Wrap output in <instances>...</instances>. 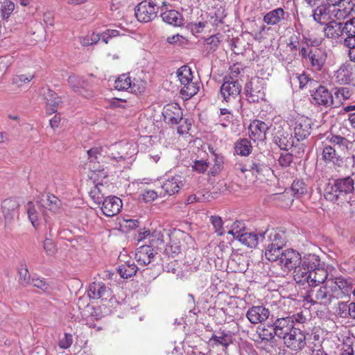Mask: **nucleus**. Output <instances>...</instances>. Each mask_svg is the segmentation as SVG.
Instances as JSON below:
<instances>
[{"label": "nucleus", "mask_w": 355, "mask_h": 355, "mask_svg": "<svg viewBox=\"0 0 355 355\" xmlns=\"http://www.w3.org/2000/svg\"><path fill=\"white\" fill-rule=\"evenodd\" d=\"M326 139L331 145L323 144L322 159L327 164H332L340 166L343 162V158L339 152L347 150L352 142L338 135H331Z\"/></svg>", "instance_id": "f257e3e1"}, {"label": "nucleus", "mask_w": 355, "mask_h": 355, "mask_svg": "<svg viewBox=\"0 0 355 355\" xmlns=\"http://www.w3.org/2000/svg\"><path fill=\"white\" fill-rule=\"evenodd\" d=\"M354 191V180L347 176L334 180L324 190V198L331 202H340L346 199L347 195Z\"/></svg>", "instance_id": "f03ea898"}, {"label": "nucleus", "mask_w": 355, "mask_h": 355, "mask_svg": "<svg viewBox=\"0 0 355 355\" xmlns=\"http://www.w3.org/2000/svg\"><path fill=\"white\" fill-rule=\"evenodd\" d=\"M303 63L310 65L313 70L320 71L324 65L327 53L322 47L306 45L300 50Z\"/></svg>", "instance_id": "7ed1b4c3"}, {"label": "nucleus", "mask_w": 355, "mask_h": 355, "mask_svg": "<svg viewBox=\"0 0 355 355\" xmlns=\"http://www.w3.org/2000/svg\"><path fill=\"white\" fill-rule=\"evenodd\" d=\"M228 234H232L235 239L248 248L257 247L259 240L263 239V234L248 232L244 227V224L239 221H236L232 224Z\"/></svg>", "instance_id": "20e7f679"}, {"label": "nucleus", "mask_w": 355, "mask_h": 355, "mask_svg": "<svg viewBox=\"0 0 355 355\" xmlns=\"http://www.w3.org/2000/svg\"><path fill=\"white\" fill-rule=\"evenodd\" d=\"M240 170L243 173L248 171L252 175L260 178L269 172L270 167L265 163L264 155L262 153H258L248 158L241 166Z\"/></svg>", "instance_id": "39448f33"}, {"label": "nucleus", "mask_w": 355, "mask_h": 355, "mask_svg": "<svg viewBox=\"0 0 355 355\" xmlns=\"http://www.w3.org/2000/svg\"><path fill=\"white\" fill-rule=\"evenodd\" d=\"M285 121L280 119L272 125V135L275 143L282 150H288L294 145V139L291 133L284 128Z\"/></svg>", "instance_id": "423d86ee"}, {"label": "nucleus", "mask_w": 355, "mask_h": 355, "mask_svg": "<svg viewBox=\"0 0 355 355\" xmlns=\"http://www.w3.org/2000/svg\"><path fill=\"white\" fill-rule=\"evenodd\" d=\"M159 7L153 1H142L135 10V16L138 21L148 22L157 17Z\"/></svg>", "instance_id": "0eeeda50"}, {"label": "nucleus", "mask_w": 355, "mask_h": 355, "mask_svg": "<svg viewBox=\"0 0 355 355\" xmlns=\"http://www.w3.org/2000/svg\"><path fill=\"white\" fill-rule=\"evenodd\" d=\"M245 90L248 101L252 103H258L265 98L263 80L256 78L245 85Z\"/></svg>", "instance_id": "6e6552de"}, {"label": "nucleus", "mask_w": 355, "mask_h": 355, "mask_svg": "<svg viewBox=\"0 0 355 355\" xmlns=\"http://www.w3.org/2000/svg\"><path fill=\"white\" fill-rule=\"evenodd\" d=\"M283 340L286 346L293 351L302 350L306 345L305 334L297 327L290 331Z\"/></svg>", "instance_id": "1a4fd4ad"}, {"label": "nucleus", "mask_w": 355, "mask_h": 355, "mask_svg": "<svg viewBox=\"0 0 355 355\" xmlns=\"http://www.w3.org/2000/svg\"><path fill=\"white\" fill-rule=\"evenodd\" d=\"M311 96H312L313 101L315 104L319 105H324L326 107L334 105L337 106V103L329 91V89L324 87L320 85L311 92Z\"/></svg>", "instance_id": "9d476101"}, {"label": "nucleus", "mask_w": 355, "mask_h": 355, "mask_svg": "<svg viewBox=\"0 0 355 355\" xmlns=\"http://www.w3.org/2000/svg\"><path fill=\"white\" fill-rule=\"evenodd\" d=\"M301 261L302 257L300 254L293 249L284 250L279 259L280 266L288 270L297 268Z\"/></svg>", "instance_id": "9b49d317"}, {"label": "nucleus", "mask_w": 355, "mask_h": 355, "mask_svg": "<svg viewBox=\"0 0 355 355\" xmlns=\"http://www.w3.org/2000/svg\"><path fill=\"white\" fill-rule=\"evenodd\" d=\"M241 91V85L238 80H234L232 77L225 78L224 83L220 87V93L226 102L231 98H235Z\"/></svg>", "instance_id": "f8f14e48"}, {"label": "nucleus", "mask_w": 355, "mask_h": 355, "mask_svg": "<svg viewBox=\"0 0 355 355\" xmlns=\"http://www.w3.org/2000/svg\"><path fill=\"white\" fill-rule=\"evenodd\" d=\"M182 110L178 103L166 105L162 111V116L166 123L177 125L182 121Z\"/></svg>", "instance_id": "ddd939ff"}, {"label": "nucleus", "mask_w": 355, "mask_h": 355, "mask_svg": "<svg viewBox=\"0 0 355 355\" xmlns=\"http://www.w3.org/2000/svg\"><path fill=\"white\" fill-rule=\"evenodd\" d=\"M332 290H308L304 297L306 301L313 304H329L334 297Z\"/></svg>", "instance_id": "4468645a"}, {"label": "nucleus", "mask_w": 355, "mask_h": 355, "mask_svg": "<svg viewBox=\"0 0 355 355\" xmlns=\"http://www.w3.org/2000/svg\"><path fill=\"white\" fill-rule=\"evenodd\" d=\"M101 203L102 212L107 217L117 215L121 211L123 206L122 200L114 196L105 198Z\"/></svg>", "instance_id": "2eb2a0df"}, {"label": "nucleus", "mask_w": 355, "mask_h": 355, "mask_svg": "<svg viewBox=\"0 0 355 355\" xmlns=\"http://www.w3.org/2000/svg\"><path fill=\"white\" fill-rule=\"evenodd\" d=\"M268 125L260 120L252 121L249 126V137L254 141H263L266 137V132L268 130Z\"/></svg>", "instance_id": "dca6fc26"}, {"label": "nucleus", "mask_w": 355, "mask_h": 355, "mask_svg": "<svg viewBox=\"0 0 355 355\" xmlns=\"http://www.w3.org/2000/svg\"><path fill=\"white\" fill-rule=\"evenodd\" d=\"M274 334L279 338L284 339L294 328L293 321L290 317L281 318L272 324Z\"/></svg>", "instance_id": "f3484780"}, {"label": "nucleus", "mask_w": 355, "mask_h": 355, "mask_svg": "<svg viewBox=\"0 0 355 355\" xmlns=\"http://www.w3.org/2000/svg\"><path fill=\"white\" fill-rule=\"evenodd\" d=\"M311 121L307 117H300L295 122V137L298 141L306 139L311 134Z\"/></svg>", "instance_id": "a211bd4d"}, {"label": "nucleus", "mask_w": 355, "mask_h": 355, "mask_svg": "<svg viewBox=\"0 0 355 355\" xmlns=\"http://www.w3.org/2000/svg\"><path fill=\"white\" fill-rule=\"evenodd\" d=\"M270 315V311L263 306H253L246 313L248 320L254 324L266 320Z\"/></svg>", "instance_id": "6ab92c4d"}, {"label": "nucleus", "mask_w": 355, "mask_h": 355, "mask_svg": "<svg viewBox=\"0 0 355 355\" xmlns=\"http://www.w3.org/2000/svg\"><path fill=\"white\" fill-rule=\"evenodd\" d=\"M331 6L326 4L318 6L313 11V19L321 24H327L335 20Z\"/></svg>", "instance_id": "aec40b11"}, {"label": "nucleus", "mask_w": 355, "mask_h": 355, "mask_svg": "<svg viewBox=\"0 0 355 355\" xmlns=\"http://www.w3.org/2000/svg\"><path fill=\"white\" fill-rule=\"evenodd\" d=\"M130 148V145L127 142H119L115 144L110 148V153L107 157L119 162L120 160L126 159L130 157L128 150Z\"/></svg>", "instance_id": "412c9836"}, {"label": "nucleus", "mask_w": 355, "mask_h": 355, "mask_svg": "<svg viewBox=\"0 0 355 355\" xmlns=\"http://www.w3.org/2000/svg\"><path fill=\"white\" fill-rule=\"evenodd\" d=\"M184 184V178L179 175L171 176L162 184V188L165 193L171 196L178 193Z\"/></svg>", "instance_id": "4be33fe9"}, {"label": "nucleus", "mask_w": 355, "mask_h": 355, "mask_svg": "<svg viewBox=\"0 0 355 355\" xmlns=\"http://www.w3.org/2000/svg\"><path fill=\"white\" fill-rule=\"evenodd\" d=\"M154 257V249L148 244H144L137 248L135 254V258L140 266L149 264Z\"/></svg>", "instance_id": "5701e85b"}, {"label": "nucleus", "mask_w": 355, "mask_h": 355, "mask_svg": "<svg viewBox=\"0 0 355 355\" xmlns=\"http://www.w3.org/2000/svg\"><path fill=\"white\" fill-rule=\"evenodd\" d=\"M44 98L46 101V112L52 114L57 112L59 105L62 103V98L53 90L48 88L44 93Z\"/></svg>", "instance_id": "b1692460"}, {"label": "nucleus", "mask_w": 355, "mask_h": 355, "mask_svg": "<svg viewBox=\"0 0 355 355\" xmlns=\"http://www.w3.org/2000/svg\"><path fill=\"white\" fill-rule=\"evenodd\" d=\"M19 205L14 198L5 199L1 202V210L6 222H11L17 214Z\"/></svg>", "instance_id": "393cba45"}, {"label": "nucleus", "mask_w": 355, "mask_h": 355, "mask_svg": "<svg viewBox=\"0 0 355 355\" xmlns=\"http://www.w3.org/2000/svg\"><path fill=\"white\" fill-rule=\"evenodd\" d=\"M268 231L266 232L267 233ZM268 235L270 243L284 248L288 241L286 231L283 227H277L268 231Z\"/></svg>", "instance_id": "a878e982"}, {"label": "nucleus", "mask_w": 355, "mask_h": 355, "mask_svg": "<svg viewBox=\"0 0 355 355\" xmlns=\"http://www.w3.org/2000/svg\"><path fill=\"white\" fill-rule=\"evenodd\" d=\"M335 20H341L347 17L353 10V5L350 0H344L331 6Z\"/></svg>", "instance_id": "bb28decb"}, {"label": "nucleus", "mask_w": 355, "mask_h": 355, "mask_svg": "<svg viewBox=\"0 0 355 355\" xmlns=\"http://www.w3.org/2000/svg\"><path fill=\"white\" fill-rule=\"evenodd\" d=\"M291 83L293 87L302 89L308 85L312 86L316 82L309 77L305 72L302 73H293L291 76Z\"/></svg>", "instance_id": "cd10ccee"}, {"label": "nucleus", "mask_w": 355, "mask_h": 355, "mask_svg": "<svg viewBox=\"0 0 355 355\" xmlns=\"http://www.w3.org/2000/svg\"><path fill=\"white\" fill-rule=\"evenodd\" d=\"M323 32L328 38L338 39L344 33L343 24L337 22L336 20L330 21V23L325 24Z\"/></svg>", "instance_id": "c85d7f7f"}, {"label": "nucleus", "mask_w": 355, "mask_h": 355, "mask_svg": "<svg viewBox=\"0 0 355 355\" xmlns=\"http://www.w3.org/2000/svg\"><path fill=\"white\" fill-rule=\"evenodd\" d=\"M162 20L173 26H181L183 25L182 15L175 10H168L161 13Z\"/></svg>", "instance_id": "c756f323"}, {"label": "nucleus", "mask_w": 355, "mask_h": 355, "mask_svg": "<svg viewBox=\"0 0 355 355\" xmlns=\"http://www.w3.org/2000/svg\"><path fill=\"white\" fill-rule=\"evenodd\" d=\"M309 286L317 287L324 284L328 277V272L324 268L310 270L309 272Z\"/></svg>", "instance_id": "7c9ffc66"}, {"label": "nucleus", "mask_w": 355, "mask_h": 355, "mask_svg": "<svg viewBox=\"0 0 355 355\" xmlns=\"http://www.w3.org/2000/svg\"><path fill=\"white\" fill-rule=\"evenodd\" d=\"M108 193L107 186L103 182H98L90 189L89 195L92 200L96 204H101L105 199V196Z\"/></svg>", "instance_id": "2f4dec72"}, {"label": "nucleus", "mask_w": 355, "mask_h": 355, "mask_svg": "<svg viewBox=\"0 0 355 355\" xmlns=\"http://www.w3.org/2000/svg\"><path fill=\"white\" fill-rule=\"evenodd\" d=\"M285 12L283 8H277L267 12L263 17V21L267 25H277L284 19Z\"/></svg>", "instance_id": "473e14b6"}, {"label": "nucleus", "mask_w": 355, "mask_h": 355, "mask_svg": "<svg viewBox=\"0 0 355 355\" xmlns=\"http://www.w3.org/2000/svg\"><path fill=\"white\" fill-rule=\"evenodd\" d=\"M34 78L33 74H20L14 76L11 80L12 91L17 92L24 85L30 83Z\"/></svg>", "instance_id": "72a5a7b5"}, {"label": "nucleus", "mask_w": 355, "mask_h": 355, "mask_svg": "<svg viewBox=\"0 0 355 355\" xmlns=\"http://www.w3.org/2000/svg\"><path fill=\"white\" fill-rule=\"evenodd\" d=\"M137 269V266L134 263L128 261L119 266L118 272L122 278L128 279L135 275Z\"/></svg>", "instance_id": "f704fd0d"}, {"label": "nucleus", "mask_w": 355, "mask_h": 355, "mask_svg": "<svg viewBox=\"0 0 355 355\" xmlns=\"http://www.w3.org/2000/svg\"><path fill=\"white\" fill-rule=\"evenodd\" d=\"M252 146L247 139H242L235 143L234 150L237 155L248 156L252 151Z\"/></svg>", "instance_id": "c9c22d12"}, {"label": "nucleus", "mask_w": 355, "mask_h": 355, "mask_svg": "<svg viewBox=\"0 0 355 355\" xmlns=\"http://www.w3.org/2000/svg\"><path fill=\"white\" fill-rule=\"evenodd\" d=\"M283 248L269 243L265 250V257L270 261H275L280 259Z\"/></svg>", "instance_id": "e433bc0d"}, {"label": "nucleus", "mask_w": 355, "mask_h": 355, "mask_svg": "<svg viewBox=\"0 0 355 355\" xmlns=\"http://www.w3.org/2000/svg\"><path fill=\"white\" fill-rule=\"evenodd\" d=\"M132 79L129 73L120 75L114 81V88L118 91H127L130 89Z\"/></svg>", "instance_id": "4c0bfd02"}, {"label": "nucleus", "mask_w": 355, "mask_h": 355, "mask_svg": "<svg viewBox=\"0 0 355 355\" xmlns=\"http://www.w3.org/2000/svg\"><path fill=\"white\" fill-rule=\"evenodd\" d=\"M302 266L309 270H313L318 268H320V267H319L320 263V259L319 257L315 254H309L305 255L303 259H302Z\"/></svg>", "instance_id": "58836bf2"}, {"label": "nucleus", "mask_w": 355, "mask_h": 355, "mask_svg": "<svg viewBox=\"0 0 355 355\" xmlns=\"http://www.w3.org/2000/svg\"><path fill=\"white\" fill-rule=\"evenodd\" d=\"M182 233L179 234H173L170 236L169 247L171 250L174 254H178L181 252L182 247L184 245V241L182 239Z\"/></svg>", "instance_id": "ea45409f"}, {"label": "nucleus", "mask_w": 355, "mask_h": 355, "mask_svg": "<svg viewBox=\"0 0 355 355\" xmlns=\"http://www.w3.org/2000/svg\"><path fill=\"white\" fill-rule=\"evenodd\" d=\"M199 91L198 83H194L192 80L188 83L183 85L180 89V94L186 98H190L198 93Z\"/></svg>", "instance_id": "a19ab883"}, {"label": "nucleus", "mask_w": 355, "mask_h": 355, "mask_svg": "<svg viewBox=\"0 0 355 355\" xmlns=\"http://www.w3.org/2000/svg\"><path fill=\"white\" fill-rule=\"evenodd\" d=\"M211 340H214L224 347H227L232 343V336L230 332L223 331L218 332L217 334H214Z\"/></svg>", "instance_id": "79ce46f5"}, {"label": "nucleus", "mask_w": 355, "mask_h": 355, "mask_svg": "<svg viewBox=\"0 0 355 355\" xmlns=\"http://www.w3.org/2000/svg\"><path fill=\"white\" fill-rule=\"evenodd\" d=\"M309 272L310 270L303 266L295 268L294 272V279L297 283L304 285L305 283L309 284Z\"/></svg>", "instance_id": "37998d69"}, {"label": "nucleus", "mask_w": 355, "mask_h": 355, "mask_svg": "<svg viewBox=\"0 0 355 355\" xmlns=\"http://www.w3.org/2000/svg\"><path fill=\"white\" fill-rule=\"evenodd\" d=\"M15 8V4L11 0H4L1 3V17L4 20H8Z\"/></svg>", "instance_id": "c03bdc74"}, {"label": "nucleus", "mask_w": 355, "mask_h": 355, "mask_svg": "<svg viewBox=\"0 0 355 355\" xmlns=\"http://www.w3.org/2000/svg\"><path fill=\"white\" fill-rule=\"evenodd\" d=\"M46 205L49 210L53 212H58L61 209L62 203L57 196L51 193H48L46 195Z\"/></svg>", "instance_id": "a18cd8bd"}, {"label": "nucleus", "mask_w": 355, "mask_h": 355, "mask_svg": "<svg viewBox=\"0 0 355 355\" xmlns=\"http://www.w3.org/2000/svg\"><path fill=\"white\" fill-rule=\"evenodd\" d=\"M146 89V81L140 78H134L132 80L130 92L135 94H141L144 93Z\"/></svg>", "instance_id": "49530a36"}, {"label": "nucleus", "mask_w": 355, "mask_h": 355, "mask_svg": "<svg viewBox=\"0 0 355 355\" xmlns=\"http://www.w3.org/2000/svg\"><path fill=\"white\" fill-rule=\"evenodd\" d=\"M291 191L296 198H300L307 193V187L304 181L297 180L293 182Z\"/></svg>", "instance_id": "de8ad7c7"}, {"label": "nucleus", "mask_w": 355, "mask_h": 355, "mask_svg": "<svg viewBox=\"0 0 355 355\" xmlns=\"http://www.w3.org/2000/svg\"><path fill=\"white\" fill-rule=\"evenodd\" d=\"M177 76L182 85L193 79L191 69L187 66H183L178 70Z\"/></svg>", "instance_id": "09e8293b"}, {"label": "nucleus", "mask_w": 355, "mask_h": 355, "mask_svg": "<svg viewBox=\"0 0 355 355\" xmlns=\"http://www.w3.org/2000/svg\"><path fill=\"white\" fill-rule=\"evenodd\" d=\"M27 205H28L27 213H28V218L31 220L33 226L35 229H37L40 225V222H39V219H38V213H37V210L35 209L33 203L31 201H29L28 202Z\"/></svg>", "instance_id": "8fccbe9b"}, {"label": "nucleus", "mask_w": 355, "mask_h": 355, "mask_svg": "<svg viewBox=\"0 0 355 355\" xmlns=\"http://www.w3.org/2000/svg\"><path fill=\"white\" fill-rule=\"evenodd\" d=\"M163 237L164 236L160 232L154 230L153 232H150L148 239L145 244H147L148 243L153 248L158 247L159 245L163 243Z\"/></svg>", "instance_id": "3c124183"}, {"label": "nucleus", "mask_w": 355, "mask_h": 355, "mask_svg": "<svg viewBox=\"0 0 355 355\" xmlns=\"http://www.w3.org/2000/svg\"><path fill=\"white\" fill-rule=\"evenodd\" d=\"M100 40L101 35L93 32L81 38L80 42L82 46H88L97 44Z\"/></svg>", "instance_id": "603ef678"}, {"label": "nucleus", "mask_w": 355, "mask_h": 355, "mask_svg": "<svg viewBox=\"0 0 355 355\" xmlns=\"http://www.w3.org/2000/svg\"><path fill=\"white\" fill-rule=\"evenodd\" d=\"M343 29L344 33L347 35V37L344 40H349V38L355 40V17L347 21L343 25Z\"/></svg>", "instance_id": "864d4df0"}, {"label": "nucleus", "mask_w": 355, "mask_h": 355, "mask_svg": "<svg viewBox=\"0 0 355 355\" xmlns=\"http://www.w3.org/2000/svg\"><path fill=\"white\" fill-rule=\"evenodd\" d=\"M327 282L333 283L334 280L329 279ZM334 283L336 285L337 288H348L353 286L352 279L351 278H345L343 277H337L336 278Z\"/></svg>", "instance_id": "5fc2aeb1"}, {"label": "nucleus", "mask_w": 355, "mask_h": 355, "mask_svg": "<svg viewBox=\"0 0 355 355\" xmlns=\"http://www.w3.org/2000/svg\"><path fill=\"white\" fill-rule=\"evenodd\" d=\"M13 62V58L10 55H5L0 58V76L7 71Z\"/></svg>", "instance_id": "6e6d98bb"}, {"label": "nucleus", "mask_w": 355, "mask_h": 355, "mask_svg": "<svg viewBox=\"0 0 355 355\" xmlns=\"http://www.w3.org/2000/svg\"><path fill=\"white\" fill-rule=\"evenodd\" d=\"M19 277L23 282L24 286L28 284L30 282V273L25 263L21 264L18 269Z\"/></svg>", "instance_id": "4d7b16f0"}, {"label": "nucleus", "mask_w": 355, "mask_h": 355, "mask_svg": "<svg viewBox=\"0 0 355 355\" xmlns=\"http://www.w3.org/2000/svg\"><path fill=\"white\" fill-rule=\"evenodd\" d=\"M337 80L343 84L349 80V71L345 67H341L336 73Z\"/></svg>", "instance_id": "13d9d810"}, {"label": "nucleus", "mask_w": 355, "mask_h": 355, "mask_svg": "<svg viewBox=\"0 0 355 355\" xmlns=\"http://www.w3.org/2000/svg\"><path fill=\"white\" fill-rule=\"evenodd\" d=\"M293 161V155L290 153H282L278 162L282 167L287 168L291 166Z\"/></svg>", "instance_id": "bf43d9fd"}, {"label": "nucleus", "mask_w": 355, "mask_h": 355, "mask_svg": "<svg viewBox=\"0 0 355 355\" xmlns=\"http://www.w3.org/2000/svg\"><path fill=\"white\" fill-rule=\"evenodd\" d=\"M222 37L223 35L218 33L214 35H211L206 40L207 44L209 46L210 50L215 51L218 47Z\"/></svg>", "instance_id": "052dcab7"}, {"label": "nucleus", "mask_w": 355, "mask_h": 355, "mask_svg": "<svg viewBox=\"0 0 355 355\" xmlns=\"http://www.w3.org/2000/svg\"><path fill=\"white\" fill-rule=\"evenodd\" d=\"M210 221L215 229V232H217L218 235H223V222L222 218L218 216H212L210 218Z\"/></svg>", "instance_id": "680f3d73"}, {"label": "nucleus", "mask_w": 355, "mask_h": 355, "mask_svg": "<svg viewBox=\"0 0 355 355\" xmlns=\"http://www.w3.org/2000/svg\"><path fill=\"white\" fill-rule=\"evenodd\" d=\"M104 152L103 147L102 146H94L87 150V155L91 162L95 161L98 159L99 157Z\"/></svg>", "instance_id": "e2e57ef3"}, {"label": "nucleus", "mask_w": 355, "mask_h": 355, "mask_svg": "<svg viewBox=\"0 0 355 355\" xmlns=\"http://www.w3.org/2000/svg\"><path fill=\"white\" fill-rule=\"evenodd\" d=\"M344 45L349 49L348 55L351 61L355 62V40H344Z\"/></svg>", "instance_id": "0e129e2a"}, {"label": "nucleus", "mask_w": 355, "mask_h": 355, "mask_svg": "<svg viewBox=\"0 0 355 355\" xmlns=\"http://www.w3.org/2000/svg\"><path fill=\"white\" fill-rule=\"evenodd\" d=\"M209 167V163L203 159L196 160L192 165V168L198 173H204Z\"/></svg>", "instance_id": "69168bd1"}, {"label": "nucleus", "mask_w": 355, "mask_h": 355, "mask_svg": "<svg viewBox=\"0 0 355 355\" xmlns=\"http://www.w3.org/2000/svg\"><path fill=\"white\" fill-rule=\"evenodd\" d=\"M43 247L46 253L49 256L55 254L57 251L55 243L51 239H45L44 241Z\"/></svg>", "instance_id": "338daca9"}, {"label": "nucleus", "mask_w": 355, "mask_h": 355, "mask_svg": "<svg viewBox=\"0 0 355 355\" xmlns=\"http://www.w3.org/2000/svg\"><path fill=\"white\" fill-rule=\"evenodd\" d=\"M73 343V336L71 334H64V336L59 340V346L62 349L69 348Z\"/></svg>", "instance_id": "774afa93"}]
</instances>
